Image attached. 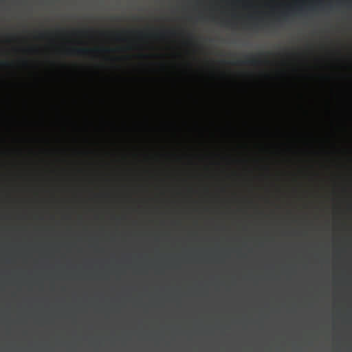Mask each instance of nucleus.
I'll return each mask as SVG.
<instances>
[{
  "instance_id": "nucleus-6",
  "label": "nucleus",
  "mask_w": 352,
  "mask_h": 352,
  "mask_svg": "<svg viewBox=\"0 0 352 352\" xmlns=\"http://www.w3.org/2000/svg\"><path fill=\"white\" fill-rule=\"evenodd\" d=\"M93 50L92 52H94V51H98V49H96V50Z\"/></svg>"
},
{
  "instance_id": "nucleus-4",
  "label": "nucleus",
  "mask_w": 352,
  "mask_h": 352,
  "mask_svg": "<svg viewBox=\"0 0 352 352\" xmlns=\"http://www.w3.org/2000/svg\"><path fill=\"white\" fill-rule=\"evenodd\" d=\"M45 36V34L41 32L39 34V37L43 38Z\"/></svg>"
},
{
  "instance_id": "nucleus-3",
  "label": "nucleus",
  "mask_w": 352,
  "mask_h": 352,
  "mask_svg": "<svg viewBox=\"0 0 352 352\" xmlns=\"http://www.w3.org/2000/svg\"><path fill=\"white\" fill-rule=\"evenodd\" d=\"M9 63L6 61H0V66L6 67L8 66Z\"/></svg>"
},
{
  "instance_id": "nucleus-5",
  "label": "nucleus",
  "mask_w": 352,
  "mask_h": 352,
  "mask_svg": "<svg viewBox=\"0 0 352 352\" xmlns=\"http://www.w3.org/2000/svg\"><path fill=\"white\" fill-rule=\"evenodd\" d=\"M102 50L105 51V52H110L111 51L110 49H103Z\"/></svg>"
},
{
  "instance_id": "nucleus-2",
  "label": "nucleus",
  "mask_w": 352,
  "mask_h": 352,
  "mask_svg": "<svg viewBox=\"0 0 352 352\" xmlns=\"http://www.w3.org/2000/svg\"><path fill=\"white\" fill-rule=\"evenodd\" d=\"M236 64H239V65H241L243 63L241 62V61H238L237 63H236ZM243 63H245V64H250V65H256V64H258V60L255 58V57H251L250 58H248L245 62H244Z\"/></svg>"
},
{
  "instance_id": "nucleus-1",
  "label": "nucleus",
  "mask_w": 352,
  "mask_h": 352,
  "mask_svg": "<svg viewBox=\"0 0 352 352\" xmlns=\"http://www.w3.org/2000/svg\"><path fill=\"white\" fill-rule=\"evenodd\" d=\"M92 49L89 48H74L69 50V54L76 55H87L92 52Z\"/></svg>"
}]
</instances>
